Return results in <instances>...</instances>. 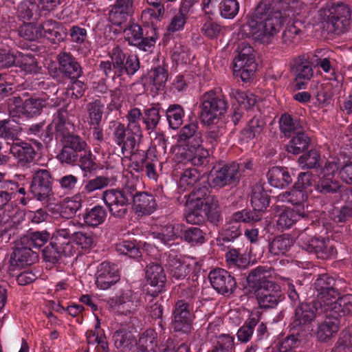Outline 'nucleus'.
Listing matches in <instances>:
<instances>
[{"instance_id":"nucleus-1","label":"nucleus","mask_w":352,"mask_h":352,"mask_svg":"<svg viewBox=\"0 0 352 352\" xmlns=\"http://www.w3.org/2000/svg\"><path fill=\"white\" fill-rule=\"evenodd\" d=\"M285 16L275 10L270 0L262 1L257 6L254 19L248 22L250 34L256 39L268 42L281 28Z\"/></svg>"},{"instance_id":"nucleus-2","label":"nucleus","mask_w":352,"mask_h":352,"mask_svg":"<svg viewBox=\"0 0 352 352\" xmlns=\"http://www.w3.org/2000/svg\"><path fill=\"white\" fill-rule=\"evenodd\" d=\"M351 9L340 1H334L328 8L327 29L336 34L345 32L350 25Z\"/></svg>"},{"instance_id":"nucleus-3","label":"nucleus","mask_w":352,"mask_h":352,"mask_svg":"<svg viewBox=\"0 0 352 352\" xmlns=\"http://www.w3.org/2000/svg\"><path fill=\"white\" fill-rule=\"evenodd\" d=\"M201 101V117L208 124L225 113L228 108L225 97L214 90L206 92L202 96Z\"/></svg>"},{"instance_id":"nucleus-4","label":"nucleus","mask_w":352,"mask_h":352,"mask_svg":"<svg viewBox=\"0 0 352 352\" xmlns=\"http://www.w3.org/2000/svg\"><path fill=\"white\" fill-rule=\"evenodd\" d=\"M298 241L303 249L314 253L318 258H333L337 254L333 242L329 239L311 237L305 231L299 234Z\"/></svg>"},{"instance_id":"nucleus-5","label":"nucleus","mask_w":352,"mask_h":352,"mask_svg":"<svg viewBox=\"0 0 352 352\" xmlns=\"http://www.w3.org/2000/svg\"><path fill=\"white\" fill-rule=\"evenodd\" d=\"M238 56L234 59V72L239 74L241 80L247 82L254 75L256 64L254 50L245 41L240 43L237 48Z\"/></svg>"},{"instance_id":"nucleus-6","label":"nucleus","mask_w":352,"mask_h":352,"mask_svg":"<svg viewBox=\"0 0 352 352\" xmlns=\"http://www.w3.org/2000/svg\"><path fill=\"white\" fill-rule=\"evenodd\" d=\"M176 166L180 168V165L190 162L194 166L202 165L209 155L208 150L205 149L201 144H191L185 146H175L173 148Z\"/></svg>"},{"instance_id":"nucleus-7","label":"nucleus","mask_w":352,"mask_h":352,"mask_svg":"<svg viewBox=\"0 0 352 352\" xmlns=\"http://www.w3.org/2000/svg\"><path fill=\"white\" fill-rule=\"evenodd\" d=\"M251 292L261 309L274 308L281 300L280 287L274 282L265 283L260 287L256 286L255 289Z\"/></svg>"},{"instance_id":"nucleus-8","label":"nucleus","mask_w":352,"mask_h":352,"mask_svg":"<svg viewBox=\"0 0 352 352\" xmlns=\"http://www.w3.org/2000/svg\"><path fill=\"white\" fill-rule=\"evenodd\" d=\"M102 199L112 216L120 219L126 217L129 210V198L124 190H107L103 192Z\"/></svg>"},{"instance_id":"nucleus-9","label":"nucleus","mask_w":352,"mask_h":352,"mask_svg":"<svg viewBox=\"0 0 352 352\" xmlns=\"http://www.w3.org/2000/svg\"><path fill=\"white\" fill-rule=\"evenodd\" d=\"M110 306L121 314L128 315L140 305L138 294L131 289L122 290L109 300Z\"/></svg>"},{"instance_id":"nucleus-10","label":"nucleus","mask_w":352,"mask_h":352,"mask_svg":"<svg viewBox=\"0 0 352 352\" xmlns=\"http://www.w3.org/2000/svg\"><path fill=\"white\" fill-rule=\"evenodd\" d=\"M289 66L290 72L295 76L296 87L298 89L304 88L305 83L299 81L307 82L314 75L309 56L307 54H301L294 57L290 60Z\"/></svg>"},{"instance_id":"nucleus-11","label":"nucleus","mask_w":352,"mask_h":352,"mask_svg":"<svg viewBox=\"0 0 352 352\" xmlns=\"http://www.w3.org/2000/svg\"><path fill=\"white\" fill-rule=\"evenodd\" d=\"M113 127V140L118 145L123 155L132 154L135 151L137 138L135 134L128 131L124 124L118 121L111 122Z\"/></svg>"},{"instance_id":"nucleus-12","label":"nucleus","mask_w":352,"mask_h":352,"mask_svg":"<svg viewBox=\"0 0 352 352\" xmlns=\"http://www.w3.org/2000/svg\"><path fill=\"white\" fill-rule=\"evenodd\" d=\"M208 278L212 287L223 295L231 294L236 287L234 278L224 269L217 268L210 272Z\"/></svg>"},{"instance_id":"nucleus-13","label":"nucleus","mask_w":352,"mask_h":352,"mask_svg":"<svg viewBox=\"0 0 352 352\" xmlns=\"http://www.w3.org/2000/svg\"><path fill=\"white\" fill-rule=\"evenodd\" d=\"M51 179V175L47 170L41 169L34 173L30 190L38 200H44L50 195L52 190Z\"/></svg>"},{"instance_id":"nucleus-14","label":"nucleus","mask_w":352,"mask_h":352,"mask_svg":"<svg viewBox=\"0 0 352 352\" xmlns=\"http://www.w3.org/2000/svg\"><path fill=\"white\" fill-rule=\"evenodd\" d=\"M75 224L74 221H69L66 223L59 226L53 233L52 243L60 247L63 254L69 256L72 253L71 236L74 233Z\"/></svg>"},{"instance_id":"nucleus-15","label":"nucleus","mask_w":352,"mask_h":352,"mask_svg":"<svg viewBox=\"0 0 352 352\" xmlns=\"http://www.w3.org/2000/svg\"><path fill=\"white\" fill-rule=\"evenodd\" d=\"M120 280V274L114 264L103 262L98 267L96 285L98 288L107 289Z\"/></svg>"},{"instance_id":"nucleus-16","label":"nucleus","mask_w":352,"mask_h":352,"mask_svg":"<svg viewBox=\"0 0 352 352\" xmlns=\"http://www.w3.org/2000/svg\"><path fill=\"white\" fill-rule=\"evenodd\" d=\"M134 12L133 0H116L111 6L109 20L115 25L120 26L127 21Z\"/></svg>"},{"instance_id":"nucleus-17","label":"nucleus","mask_w":352,"mask_h":352,"mask_svg":"<svg viewBox=\"0 0 352 352\" xmlns=\"http://www.w3.org/2000/svg\"><path fill=\"white\" fill-rule=\"evenodd\" d=\"M134 12L133 0H116L111 6L109 20L115 25L120 26L127 21Z\"/></svg>"},{"instance_id":"nucleus-18","label":"nucleus","mask_w":352,"mask_h":352,"mask_svg":"<svg viewBox=\"0 0 352 352\" xmlns=\"http://www.w3.org/2000/svg\"><path fill=\"white\" fill-rule=\"evenodd\" d=\"M239 181V165L235 163L227 164L216 171L212 184L215 187L232 185Z\"/></svg>"},{"instance_id":"nucleus-19","label":"nucleus","mask_w":352,"mask_h":352,"mask_svg":"<svg viewBox=\"0 0 352 352\" xmlns=\"http://www.w3.org/2000/svg\"><path fill=\"white\" fill-rule=\"evenodd\" d=\"M133 199L134 211L138 216L149 215L157 208L155 197L146 192H136Z\"/></svg>"},{"instance_id":"nucleus-20","label":"nucleus","mask_w":352,"mask_h":352,"mask_svg":"<svg viewBox=\"0 0 352 352\" xmlns=\"http://www.w3.org/2000/svg\"><path fill=\"white\" fill-rule=\"evenodd\" d=\"M59 69L65 76L73 79H78L82 73L80 64L76 58L67 52H60L58 55Z\"/></svg>"},{"instance_id":"nucleus-21","label":"nucleus","mask_w":352,"mask_h":352,"mask_svg":"<svg viewBox=\"0 0 352 352\" xmlns=\"http://www.w3.org/2000/svg\"><path fill=\"white\" fill-rule=\"evenodd\" d=\"M340 321L338 317L327 316L318 324L315 334L318 340L327 342L338 332Z\"/></svg>"},{"instance_id":"nucleus-22","label":"nucleus","mask_w":352,"mask_h":352,"mask_svg":"<svg viewBox=\"0 0 352 352\" xmlns=\"http://www.w3.org/2000/svg\"><path fill=\"white\" fill-rule=\"evenodd\" d=\"M318 311L317 305L314 302L300 304L296 309L294 326L296 327L309 324L315 319Z\"/></svg>"},{"instance_id":"nucleus-23","label":"nucleus","mask_w":352,"mask_h":352,"mask_svg":"<svg viewBox=\"0 0 352 352\" xmlns=\"http://www.w3.org/2000/svg\"><path fill=\"white\" fill-rule=\"evenodd\" d=\"M10 150L17 160L18 164L21 166H28L33 162L36 156L33 147L24 142L13 144Z\"/></svg>"},{"instance_id":"nucleus-24","label":"nucleus","mask_w":352,"mask_h":352,"mask_svg":"<svg viewBox=\"0 0 352 352\" xmlns=\"http://www.w3.org/2000/svg\"><path fill=\"white\" fill-rule=\"evenodd\" d=\"M41 37H45L54 43L63 41L66 32L61 23L52 21H45L41 25Z\"/></svg>"},{"instance_id":"nucleus-25","label":"nucleus","mask_w":352,"mask_h":352,"mask_svg":"<svg viewBox=\"0 0 352 352\" xmlns=\"http://www.w3.org/2000/svg\"><path fill=\"white\" fill-rule=\"evenodd\" d=\"M113 340L115 346L123 352H129L137 345L135 336L126 328H120L115 331Z\"/></svg>"},{"instance_id":"nucleus-26","label":"nucleus","mask_w":352,"mask_h":352,"mask_svg":"<svg viewBox=\"0 0 352 352\" xmlns=\"http://www.w3.org/2000/svg\"><path fill=\"white\" fill-rule=\"evenodd\" d=\"M198 125L196 123H190L185 125L180 131L175 146H185L191 144H201L202 140L199 133L197 132Z\"/></svg>"},{"instance_id":"nucleus-27","label":"nucleus","mask_w":352,"mask_h":352,"mask_svg":"<svg viewBox=\"0 0 352 352\" xmlns=\"http://www.w3.org/2000/svg\"><path fill=\"white\" fill-rule=\"evenodd\" d=\"M275 10H280L285 16L299 15L302 13L303 3L300 0H270Z\"/></svg>"},{"instance_id":"nucleus-28","label":"nucleus","mask_w":352,"mask_h":352,"mask_svg":"<svg viewBox=\"0 0 352 352\" xmlns=\"http://www.w3.org/2000/svg\"><path fill=\"white\" fill-rule=\"evenodd\" d=\"M267 179L272 186L279 188L287 186L292 181L287 168L277 166L270 169Z\"/></svg>"},{"instance_id":"nucleus-29","label":"nucleus","mask_w":352,"mask_h":352,"mask_svg":"<svg viewBox=\"0 0 352 352\" xmlns=\"http://www.w3.org/2000/svg\"><path fill=\"white\" fill-rule=\"evenodd\" d=\"M265 123L261 118L254 117L241 131L240 140L248 142L254 138H258L263 131Z\"/></svg>"},{"instance_id":"nucleus-30","label":"nucleus","mask_w":352,"mask_h":352,"mask_svg":"<svg viewBox=\"0 0 352 352\" xmlns=\"http://www.w3.org/2000/svg\"><path fill=\"white\" fill-rule=\"evenodd\" d=\"M297 22L287 25L281 35V44L287 49H293L301 40V30Z\"/></svg>"},{"instance_id":"nucleus-31","label":"nucleus","mask_w":352,"mask_h":352,"mask_svg":"<svg viewBox=\"0 0 352 352\" xmlns=\"http://www.w3.org/2000/svg\"><path fill=\"white\" fill-rule=\"evenodd\" d=\"M294 241L288 234L275 236L269 244V251L275 256L285 255L293 246Z\"/></svg>"},{"instance_id":"nucleus-32","label":"nucleus","mask_w":352,"mask_h":352,"mask_svg":"<svg viewBox=\"0 0 352 352\" xmlns=\"http://www.w3.org/2000/svg\"><path fill=\"white\" fill-rule=\"evenodd\" d=\"M308 195L305 190H301L300 188H297V186L294 184L291 190L284 192L277 197L281 201H287L293 205L298 206L297 210L302 211V208L304 209L302 204L307 199Z\"/></svg>"},{"instance_id":"nucleus-33","label":"nucleus","mask_w":352,"mask_h":352,"mask_svg":"<svg viewBox=\"0 0 352 352\" xmlns=\"http://www.w3.org/2000/svg\"><path fill=\"white\" fill-rule=\"evenodd\" d=\"M272 272L270 268L265 266H258L253 269L247 277L251 291L255 289L256 286L260 287L265 283H272L267 278L272 276Z\"/></svg>"},{"instance_id":"nucleus-34","label":"nucleus","mask_w":352,"mask_h":352,"mask_svg":"<svg viewBox=\"0 0 352 352\" xmlns=\"http://www.w3.org/2000/svg\"><path fill=\"white\" fill-rule=\"evenodd\" d=\"M147 282L153 287H162L166 280L163 267L157 263L148 264L145 270Z\"/></svg>"},{"instance_id":"nucleus-35","label":"nucleus","mask_w":352,"mask_h":352,"mask_svg":"<svg viewBox=\"0 0 352 352\" xmlns=\"http://www.w3.org/2000/svg\"><path fill=\"white\" fill-rule=\"evenodd\" d=\"M166 266L170 275L177 280L184 279L189 272L188 265L171 254L167 256Z\"/></svg>"},{"instance_id":"nucleus-36","label":"nucleus","mask_w":352,"mask_h":352,"mask_svg":"<svg viewBox=\"0 0 352 352\" xmlns=\"http://www.w3.org/2000/svg\"><path fill=\"white\" fill-rule=\"evenodd\" d=\"M305 216V210L295 209L284 210L278 216L276 220V226L278 229L284 230L291 228L300 217Z\"/></svg>"},{"instance_id":"nucleus-37","label":"nucleus","mask_w":352,"mask_h":352,"mask_svg":"<svg viewBox=\"0 0 352 352\" xmlns=\"http://www.w3.org/2000/svg\"><path fill=\"white\" fill-rule=\"evenodd\" d=\"M250 201L254 211L261 214L269 206V197L261 185L253 186Z\"/></svg>"},{"instance_id":"nucleus-38","label":"nucleus","mask_w":352,"mask_h":352,"mask_svg":"<svg viewBox=\"0 0 352 352\" xmlns=\"http://www.w3.org/2000/svg\"><path fill=\"white\" fill-rule=\"evenodd\" d=\"M36 258V253L27 245L16 248L12 254V261L21 266L32 265Z\"/></svg>"},{"instance_id":"nucleus-39","label":"nucleus","mask_w":352,"mask_h":352,"mask_svg":"<svg viewBox=\"0 0 352 352\" xmlns=\"http://www.w3.org/2000/svg\"><path fill=\"white\" fill-rule=\"evenodd\" d=\"M190 6V3L186 0L182 3L179 12L171 19L167 28L170 33L179 31L184 28Z\"/></svg>"},{"instance_id":"nucleus-40","label":"nucleus","mask_w":352,"mask_h":352,"mask_svg":"<svg viewBox=\"0 0 352 352\" xmlns=\"http://www.w3.org/2000/svg\"><path fill=\"white\" fill-rule=\"evenodd\" d=\"M235 338L233 336L222 333L215 337L210 352H234Z\"/></svg>"},{"instance_id":"nucleus-41","label":"nucleus","mask_w":352,"mask_h":352,"mask_svg":"<svg viewBox=\"0 0 352 352\" xmlns=\"http://www.w3.org/2000/svg\"><path fill=\"white\" fill-rule=\"evenodd\" d=\"M324 293V294L322 293L317 294L318 300L314 302L317 305H320L322 311H332L340 294L336 287L326 291Z\"/></svg>"},{"instance_id":"nucleus-42","label":"nucleus","mask_w":352,"mask_h":352,"mask_svg":"<svg viewBox=\"0 0 352 352\" xmlns=\"http://www.w3.org/2000/svg\"><path fill=\"white\" fill-rule=\"evenodd\" d=\"M181 226L168 223L162 226L159 231L153 233V237L160 240L164 244L176 239L179 235Z\"/></svg>"},{"instance_id":"nucleus-43","label":"nucleus","mask_w":352,"mask_h":352,"mask_svg":"<svg viewBox=\"0 0 352 352\" xmlns=\"http://www.w3.org/2000/svg\"><path fill=\"white\" fill-rule=\"evenodd\" d=\"M50 234L45 231L30 232L23 239V243L30 248L38 249L49 241Z\"/></svg>"},{"instance_id":"nucleus-44","label":"nucleus","mask_w":352,"mask_h":352,"mask_svg":"<svg viewBox=\"0 0 352 352\" xmlns=\"http://www.w3.org/2000/svg\"><path fill=\"white\" fill-rule=\"evenodd\" d=\"M279 124L280 131L287 137L290 136L292 133L300 132L302 128L300 121L297 118H292L289 114L283 115Z\"/></svg>"},{"instance_id":"nucleus-45","label":"nucleus","mask_w":352,"mask_h":352,"mask_svg":"<svg viewBox=\"0 0 352 352\" xmlns=\"http://www.w3.org/2000/svg\"><path fill=\"white\" fill-rule=\"evenodd\" d=\"M104 104L100 100L96 99L87 104L89 115V124L92 126H99L104 110Z\"/></svg>"},{"instance_id":"nucleus-46","label":"nucleus","mask_w":352,"mask_h":352,"mask_svg":"<svg viewBox=\"0 0 352 352\" xmlns=\"http://www.w3.org/2000/svg\"><path fill=\"white\" fill-rule=\"evenodd\" d=\"M309 139L304 133L298 132L286 145V150L288 153L297 155L307 148Z\"/></svg>"},{"instance_id":"nucleus-47","label":"nucleus","mask_w":352,"mask_h":352,"mask_svg":"<svg viewBox=\"0 0 352 352\" xmlns=\"http://www.w3.org/2000/svg\"><path fill=\"white\" fill-rule=\"evenodd\" d=\"M204 206L203 210L205 217H207L211 223H217L221 220V210L217 198L214 197H208Z\"/></svg>"},{"instance_id":"nucleus-48","label":"nucleus","mask_w":352,"mask_h":352,"mask_svg":"<svg viewBox=\"0 0 352 352\" xmlns=\"http://www.w3.org/2000/svg\"><path fill=\"white\" fill-rule=\"evenodd\" d=\"M142 116V112L140 109L134 107L130 109L126 116V118L127 120V128L128 131L132 132L136 136L140 138L142 134V128L140 125L141 118Z\"/></svg>"},{"instance_id":"nucleus-49","label":"nucleus","mask_w":352,"mask_h":352,"mask_svg":"<svg viewBox=\"0 0 352 352\" xmlns=\"http://www.w3.org/2000/svg\"><path fill=\"white\" fill-rule=\"evenodd\" d=\"M201 177V173L196 168H186L180 176L179 187L184 190L190 189L197 184Z\"/></svg>"},{"instance_id":"nucleus-50","label":"nucleus","mask_w":352,"mask_h":352,"mask_svg":"<svg viewBox=\"0 0 352 352\" xmlns=\"http://www.w3.org/2000/svg\"><path fill=\"white\" fill-rule=\"evenodd\" d=\"M230 96L234 98L245 109H250L254 107L257 102L256 96L252 93L244 92L236 88L230 89Z\"/></svg>"},{"instance_id":"nucleus-51","label":"nucleus","mask_w":352,"mask_h":352,"mask_svg":"<svg viewBox=\"0 0 352 352\" xmlns=\"http://www.w3.org/2000/svg\"><path fill=\"white\" fill-rule=\"evenodd\" d=\"M45 100L37 97H32L25 100L23 104V113L28 117H33L41 113L45 107Z\"/></svg>"},{"instance_id":"nucleus-52","label":"nucleus","mask_w":352,"mask_h":352,"mask_svg":"<svg viewBox=\"0 0 352 352\" xmlns=\"http://www.w3.org/2000/svg\"><path fill=\"white\" fill-rule=\"evenodd\" d=\"M210 195L209 189L206 186L200 187L195 189L189 195L187 201L192 208L204 207L208 197H212Z\"/></svg>"},{"instance_id":"nucleus-53","label":"nucleus","mask_w":352,"mask_h":352,"mask_svg":"<svg viewBox=\"0 0 352 352\" xmlns=\"http://www.w3.org/2000/svg\"><path fill=\"white\" fill-rule=\"evenodd\" d=\"M15 64L26 73H33L37 71L36 60L31 54L19 52L16 55Z\"/></svg>"},{"instance_id":"nucleus-54","label":"nucleus","mask_w":352,"mask_h":352,"mask_svg":"<svg viewBox=\"0 0 352 352\" xmlns=\"http://www.w3.org/2000/svg\"><path fill=\"white\" fill-rule=\"evenodd\" d=\"M184 116V109L179 104H171L166 111L167 120L173 129H177L182 125Z\"/></svg>"},{"instance_id":"nucleus-55","label":"nucleus","mask_w":352,"mask_h":352,"mask_svg":"<svg viewBox=\"0 0 352 352\" xmlns=\"http://www.w3.org/2000/svg\"><path fill=\"white\" fill-rule=\"evenodd\" d=\"M107 217L106 210L101 206H96L88 211L84 216L85 222L91 226L101 224Z\"/></svg>"},{"instance_id":"nucleus-56","label":"nucleus","mask_w":352,"mask_h":352,"mask_svg":"<svg viewBox=\"0 0 352 352\" xmlns=\"http://www.w3.org/2000/svg\"><path fill=\"white\" fill-rule=\"evenodd\" d=\"M258 323L255 318H249L244 324L241 327L236 333L238 340L241 343L248 342L252 337L254 329Z\"/></svg>"},{"instance_id":"nucleus-57","label":"nucleus","mask_w":352,"mask_h":352,"mask_svg":"<svg viewBox=\"0 0 352 352\" xmlns=\"http://www.w3.org/2000/svg\"><path fill=\"white\" fill-rule=\"evenodd\" d=\"M332 311L340 316L351 314L352 294L340 295Z\"/></svg>"},{"instance_id":"nucleus-58","label":"nucleus","mask_w":352,"mask_h":352,"mask_svg":"<svg viewBox=\"0 0 352 352\" xmlns=\"http://www.w3.org/2000/svg\"><path fill=\"white\" fill-rule=\"evenodd\" d=\"M232 223H255L261 219V214L255 211L243 210L234 212L230 217Z\"/></svg>"},{"instance_id":"nucleus-59","label":"nucleus","mask_w":352,"mask_h":352,"mask_svg":"<svg viewBox=\"0 0 352 352\" xmlns=\"http://www.w3.org/2000/svg\"><path fill=\"white\" fill-rule=\"evenodd\" d=\"M160 109L151 106L144 111L143 122L147 130H154L160 120Z\"/></svg>"},{"instance_id":"nucleus-60","label":"nucleus","mask_w":352,"mask_h":352,"mask_svg":"<svg viewBox=\"0 0 352 352\" xmlns=\"http://www.w3.org/2000/svg\"><path fill=\"white\" fill-rule=\"evenodd\" d=\"M167 78V70L160 66L152 69L149 74L151 83L158 90L165 87Z\"/></svg>"},{"instance_id":"nucleus-61","label":"nucleus","mask_w":352,"mask_h":352,"mask_svg":"<svg viewBox=\"0 0 352 352\" xmlns=\"http://www.w3.org/2000/svg\"><path fill=\"white\" fill-rule=\"evenodd\" d=\"M111 62L113 64L115 75L120 76L122 75V65L126 58V54L120 46L116 45L109 52Z\"/></svg>"},{"instance_id":"nucleus-62","label":"nucleus","mask_w":352,"mask_h":352,"mask_svg":"<svg viewBox=\"0 0 352 352\" xmlns=\"http://www.w3.org/2000/svg\"><path fill=\"white\" fill-rule=\"evenodd\" d=\"M191 54L187 46L176 43L173 49L172 59L177 65L186 64L190 62Z\"/></svg>"},{"instance_id":"nucleus-63","label":"nucleus","mask_w":352,"mask_h":352,"mask_svg":"<svg viewBox=\"0 0 352 352\" xmlns=\"http://www.w3.org/2000/svg\"><path fill=\"white\" fill-rule=\"evenodd\" d=\"M220 14L225 19H233L239 12V3L237 0H221Z\"/></svg>"},{"instance_id":"nucleus-64","label":"nucleus","mask_w":352,"mask_h":352,"mask_svg":"<svg viewBox=\"0 0 352 352\" xmlns=\"http://www.w3.org/2000/svg\"><path fill=\"white\" fill-rule=\"evenodd\" d=\"M316 189L321 193L327 194L336 192L339 189L338 182L333 177L319 175V181L316 185Z\"/></svg>"}]
</instances>
